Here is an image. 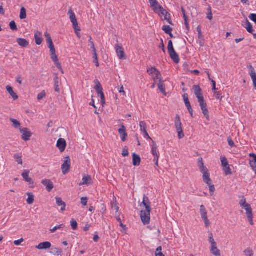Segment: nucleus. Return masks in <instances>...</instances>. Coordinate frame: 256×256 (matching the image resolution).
<instances>
[{"instance_id":"f257e3e1","label":"nucleus","mask_w":256,"mask_h":256,"mask_svg":"<svg viewBox=\"0 0 256 256\" xmlns=\"http://www.w3.org/2000/svg\"><path fill=\"white\" fill-rule=\"evenodd\" d=\"M147 72L149 75L152 77L154 82H156L157 80L161 82L162 75L160 72L156 68H148Z\"/></svg>"},{"instance_id":"f03ea898","label":"nucleus","mask_w":256,"mask_h":256,"mask_svg":"<svg viewBox=\"0 0 256 256\" xmlns=\"http://www.w3.org/2000/svg\"><path fill=\"white\" fill-rule=\"evenodd\" d=\"M242 208H244L246 210V214L248 219V220L251 225L254 224L253 222V214L252 212V209L250 205L248 204H246L242 206Z\"/></svg>"},{"instance_id":"7ed1b4c3","label":"nucleus","mask_w":256,"mask_h":256,"mask_svg":"<svg viewBox=\"0 0 256 256\" xmlns=\"http://www.w3.org/2000/svg\"><path fill=\"white\" fill-rule=\"evenodd\" d=\"M150 210H142L140 214L142 222L144 224H148L150 222Z\"/></svg>"},{"instance_id":"20e7f679","label":"nucleus","mask_w":256,"mask_h":256,"mask_svg":"<svg viewBox=\"0 0 256 256\" xmlns=\"http://www.w3.org/2000/svg\"><path fill=\"white\" fill-rule=\"evenodd\" d=\"M68 14L70 16V20L72 24L73 28L74 29L75 31H80V29L78 25V22L76 18V15L73 11L70 9L68 12Z\"/></svg>"},{"instance_id":"39448f33","label":"nucleus","mask_w":256,"mask_h":256,"mask_svg":"<svg viewBox=\"0 0 256 256\" xmlns=\"http://www.w3.org/2000/svg\"><path fill=\"white\" fill-rule=\"evenodd\" d=\"M198 102L199 103V105L201 108V110L202 111V113L205 116V117L206 118V119L208 120L209 118V114H208V111L207 108V104L206 102V101L204 100V98L200 100H198Z\"/></svg>"},{"instance_id":"423d86ee","label":"nucleus","mask_w":256,"mask_h":256,"mask_svg":"<svg viewBox=\"0 0 256 256\" xmlns=\"http://www.w3.org/2000/svg\"><path fill=\"white\" fill-rule=\"evenodd\" d=\"M156 13L158 14V15L161 17L162 16H164V19L163 20H166L170 24H172V23L170 19V14L166 10H164L162 6L160 10H158V12Z\"/></svg>"},{"instance_id":"0eeeda50","label":"nucleus","mask_w":256,"mask_h":256,"mask_svg":"<svg viewBox=\"0 0 256 256\" xmlns=\"http://www.w3.org/2000/svg\"><path fill=\"white\" fill-rule=\"evenodd\" d=\"M115 49L119 59L122 60L126 58V56L124 52V49L122 46L119 44H116L115 46Z\"/></svg>"},{"instance_id":"6e6552de","label":"nucleus","mask_w":256,"mask_h":256,"mask_svg":"<svg viewBox=\"0 0 256 256\" xmlns=\"http://www.w3.org/2000/svg\"><path fill=\"white\" fill-rule=\"evenodd\" d=\"M20 132L22 134V139L25 141L30 140L32 136V133L26 128H20Z\"/></svg>"},{"instance_id":"1a4fd4ad","label":"nucleus","mask_w":256,"mask_h":256,"mask_svg":"<svg viewBox=\"0 0 256 256\" xmlns=\"http://www.w3.org/2000/svg\"><path fill=\"white\" fill-rule=\"evenodd\" d=\"M70 160L69 157L66 158V160L64 162L62 166V173L65 174L70 170Z\"/></svg>"},{"instance_id":"9d476101","label":"nucleus","mask_w":256,"mask_h":256,"mask_svg":"<svg viewBox=\"0 0 256 256\" xmlns=\"http://www.w3.org/2000/svg\"><path fill=\"white\" fill-rule=\"evenodd\" d=\"M193 90H194V94L198 100L204 98L202 93V90L199 86H194Z\"/></svg>"},{"instance_id":"9b49d317","label":"nucleus","mask_w":256,"mask_h":256,"mask_svg":"<svg viewBox=\"0 0 256 256\" xmlns=\"http://www.w3.org/2000/svg\"><path fill=\"white\" fill-rule=\"evenodd\" d=\"M158 146L156 142L152 140V144L151 146V154L154 156V158H159L160 154L158 150Z\"/></svg>"},{"instance_id":"f8f14e48","label":"nucleus","mask_w":256,"mask_h":256,"mask_svg":"<svg viewBox=\"0 0 256 256\" xmlns=\"http://www.w3.org/2000/svg\"><path fill=\"white\" fill-rule=\"evenodd\" d=\"M121 140L122 142H125L128 137V134L126 132V128L124 125H121L118 130Z\"/></svg>"},{"instance_id":"ddd939ff","label":"nucleus","mask_w":256,"mask_h":256,"mask_svg":"<svg viewBox=\"0 0 256 256\" xmlns=\"http://www.w3.org/2000/svg\"><path fill=\"white\" fill-rule=\"evenodd\" d=\"M248 68L249 74L252 78L254 86L256 90V72L254 68L252 66H250Z\"/></svg>"},{"instance_id":"4468645a","label":"nucleus","mask_w":256,"mask_h":256,"mask_svg":"<svg viewBox=\"0 0 256 256\" xmlns=\"http://www.w3.org/2000/svg\"><path fill=\"white\" fill-rule=\"evenodd\" d=\"M93 183L92 177L90 176L84 174L82 180V182L80 184V186L82 185H90Z\"/></svg>"},{"instance_id":"2eb2a0df","label":"nucleus","mask_w":256,"mask_h":256,"mask_svg":"<svg viewBox=\"0 0 256 256\" xmlns=\"http://www.w3.org/2000/svg\"><path fill=\"white\" fill-rule=\"evenodd\" d=\"M66 141L64 138H60L58 140L56 144V146L59 148L60 152H63L66 147Z\"/></svg>"},{"instance_id":"dca6fc26","label":"nucleus","mask_w":256,"mask_h":256,"mask_svg":"<svg viewBox=\"0 0 256 256\" xmlns=\"http://www.w3.org/2000/svg\"><path fill=\"white\" fill-rule=\"evenodd\" d=\"M150 202L148 199V198L146 196L144 195L143 198V200L140 204V206H144L145 208L144 210H150Z\"/></svg>"},{"instance_id":"f3484780","label":"nucleus","mask_w":256,"mask_h":256,"mask_svg":"<svg viewBox=\"0 0 256 256\" xmlns=\"http://www.w3.org/2000/svg\"><path fill=\"white\" fill-rule=\"evenodd\" d=\"M42 183L46 186L47 190L50 192L54 188L53 183L50 180L45 179L42 180Z\"/></svg>"},{"instance_id":"a211bd4d","label":"nucleus","mask_w":256,"mask_h":256,"mask_svg":"<svg viewBox=\"0 0 256 256\" xmlns=\"http://www.w3.org/2000/svg\"><path fill=\"white\" fill-rule=\"evenodd\" d=\"M202 174L203 180L204 182L206 184H210L211 182H212L211 179L210 178V174L208 172V170L203 171L201 172Z\"/></svg>"},{"instance_id":"6ab92c4d","label":"nucleus","mask_w":256,"mask_h":256,"mask_svg":"<svg viewBox=\"0 0 256 256\" xmlns=\"http://www.w3.org/2000/svg\"><path fill=\"white\" fill-rule=\"evenodd\" d=\"M170 56L172 60L176 64H178L180 62V58L178 55L176 54L174 50L170 51H168Z\"/></svg>"},{"instance_id":"aec40b11","label":"nucleus","mask_w":256,"mask_h":256,"mask_svg":"<svg viewBox=\"0 0 256 256\" xmlns=\"http://www.w3.org/2000/svg\"><path fill=\"white\" fill-rule=\"evenodd\" d=\"M52 246L50 242H46L39 244L38 245L36 246V248L38 250H46L50 248Z\"/></svg>"},{"instance_id":"412c9836","label":"nucleus","mask_w":256,"mask_h":256,"mask_svg":"<svg viewBox=\"0 0 256 256\" xmlns=\"http://www.w3.org/2000/svg\"><path fill=\"white\" fill-rule=\"evenodd\" d=\"M174 124L176 131L182 130L180 118L178 114H176V116Z\"/></svg>"},{"instance_id":"4be33fe9","label":"nucleus","mask_w":256,"mask_h":256,"mask_svg":"<svg viewBox=\"0 0 256 256\" xmlns=\"http://www.w3.org/2000/svg\"><path fill=\"white\" fill-rule=\"evenodd\" d=\"M29 173L30 172L28 170H24L22 176L26 182H28L30 184H33V180L32 178L29 177Z\"/></svg>"},{"instance_id":"5701e85b","label":"nucleus","mask_w":256,"mask_h":256,"mask_svg":"<svg viewBox=\"0 0 256 256\" xmlns=\"http://www.w3.org/2000/svg\"><path fill=\"white\" fill-rule=\"evenodd\" d=\"M242 26L245 28H246L248 32L251 34L252 33L254 30L252 29V25L246 18L245 22H242Z\"/></svg>"},{"instance_id":"b1692460","label":"nucleus","mask_w":256,"mask_h":256,"mask_svg":"<svg viewBox=\"0 0 256 256\" xmlns=\"http://www.w3.org/2000/svg\"><path fill=\"white\" fill-rule=\"evenodd\" d=\"M210 252L214 256H220V252L217 247V244L210 246Z\"/></svg>"},{"instance_id":"393cba45","label":"nucleus","mask_w":256,"mask_h":256,"mask_svg":"<svg viewBox=\"0 0 256 256\" xmlns=\"http://www.w3.org/2000/svg\"><path fill=\"white\" fill-rule=\"evenodd\" d=\"M141 162V158L140 156L134 153L132 154V164L134 166H138L140 165V163Z\"/></svg>"},{"instance_id":"a878e982","label":"nucleus","mask_w":256,"mask_h":256,"mask_svg":"<svg viewBox=\"0 0 256 256\" xmlns=\"http://www.w3.org/2000/svg\"><path fill=\"white\" fill-rule=\"evenodd\" d=\"M56 203L58 206H61L60 210L62 212H64L66 210V203L62 201V198H56Z\"/></svg>"},{"instance_id":"bb28decb","label":"nucleus","mask_w":256,"mask_h":256,"mask_svg":"<svg viewBox=\"0 0 256 256\" xmlns=\"http://www.w3.org/2000/svg\"><path fill=\"white\" fill-rule=\"evenodd\" d=\"M36 43L38 45H40L42 42V34L39 32H36L34 34Z\"/></svg>"},{"instance_id":"cd10ccee","label":"nucleus","mask_w":256,"mask_h":256,"mask_svg":"<svg viewBox=\"0 0 256 256\" xmlns=\"http://www.w3.org/2000/svg\"><path fill=\"white\" fill-rule=\"evenodd\" d=\"M16 41L19 46L22 48H26L29 44L28 42L24 38H19Z\"/></svg>"},{"instance_id":"c85d7f7f","label":"nucleus","mask_w":256,"mask_h":256,"mask_svg":"<svg viewBox=\"0 0 256 256\" xmlns=\"http://www.w3.org/2000/svg\"><path fill=\"white\" fill-rule=\"evenodd\" d=\"M6 88L7 91L12 96L14 100H16L18 98V95L14 92L12 88L10 86H8L6 87Z\"/></svg>"},{"instance_id":"c756f323","label":"nucleus","mask_w":256,"mask_h":256,"mask_svg":"<svg viewBox=\"0 0 256 256\" xmlns=\"http://www.w3.org/2000/svg\"><path fill=\"white\" fill-rule=\"evenodd\" d=\"M10 120L12 123V126L13 128H19L20 130V128H20V123L17 120L10 118Z\"/></svg>"},{"instance_id":"7c9ffc66","label":"nucleus","mask_w":256,"mask_h":256,"mask_svg":"<svg viewBox=\"0 0 256 256\" xmlns=\"http://www.w3.org/2000/svg\"><path fill=\"white\" fill-rule=\"evenodd\" d=\"M54 80V90L56 92L60 93V88L59 86H60V80L58 76L55 77Z\"/></svg>"},{"instance_id":"2f4dec72","label":"nucleus","mask_w":256,"mask_h":256,"mask_svg":"<svg viewBox=\"0 0 256 256\" xmlns=\"http://www.w3.org/2000/svg\"><path fill=\"white\" fill-rule=\"evenodd\" d=\"M198 166L201 172L208 170V168L204 166L202 158H198Z\"/></svg>"},{"instance_id":"473e14b6","label":"nucleus","mask_w":256,"mask_h":256,"mask_svg":"<svg viewBox=\"0 0 256 256\" xmlns=\"http://www.w3.org/2000/svg\"><path fill=\"white\" fill-rule=\"evenodd\" d=\"M200 214L202 218H204L208 217L207 211L206 210V208L204 207V205H202L200 206Z\"/></svg>"},{"instance_id":"72a5a7b5","label":"nucleus","mask_w":256,"mask_h":256,"mask_svg":"<svg viewBox=\"0 0 256 256\" xmlns=\"http://www.w3.org/2000/svg\"><path fill=\"white\" fill-rule=\"evenodd\" d=\"M158 89L160 90L164 94H166V91H165V84L164 82H162L161 80V82H160L159 84H158Z\"/></svg>"},{"instance_id":"f704fd0d","label":"nucleus","mask_w":256,"mask_h":256,"mask_svg":"<svg viewBox=\"0 0 256 256\" xmlns=\"http://www.w3.org/2000/svg\"><path fill=\"white\" fill-rule=\"evenodd\" d=\"M51 252L55 256H60L62 252V250L59 248H52Z\"/></svg>"},{"instance_id":"c9c22d12","label":"nucleus","mask_w":256,"mask_h":256,"mask_svg":"<svg viewBox=\"0 0 256 256\" xmlns=\"http://www.w3.org/2000/svg\"><path fill=\"white\" fill-rule=\"evenodd\" d=\"M95 83L96 84V86H95V90H96L97 93L101 92L102 91V88L100 84L98 82V80H94Z\"/></svg>"},{"instance_id":"e433bc0d","label":"nucleus","mask_w":256,"mask_h":256,"mask_svg":"<svg viewBox=\"0 0 256 256\" xmlns=\"http://www.w3.org/2000/svg\"><path fill=\"white\" fill-rule=\"evenodd\" d=\"M27 194L28 197L26 200V202L28 204H30L34 202V196L32 193L30 192L27 193Z\"/></svg>"},{"instance_id":"4c0bfd02","label":"nucleus","mask_w":256,"mask_h":256,"mask_svg":"<svg viewBox=\"0 0 256 256\" xmlns=\"http://www.w3.org/2000/svg\"><path fill=\"white\" fill-rule=\"evenodd\" d=\"M140 130L141 132H144L146 131V123L144 122H140Z\"/></svg>"},{"instance_id":"58836bf2","label":"nucleus","mask_w":256,"mask_h":256,"mask_svg":"<svg viewBox=\"0 0 256 256\" xmlns=\"http://www.w3.org/2000/svg\"><path fill=\"white\" fill-rule=\"evenodd\" d=\"M208 234V241L210 242L211 246L216 244V242H215L212 234L211 232H209Z\"/></svg>"},{"instance_id":"ea45409f","label":"nucleus","mask_w":256,"mask_h":256,"mask_svg":"<svg viewBox=\"0 0 256 256\" xmlns=\"http://www.w3.org/2000/svg\"><path fill=\"white\" fill-rule=\"evenodd\" d=\"M14 159L16 160V162L20 164H22V156H20L19 154H14Z\"/></svg>"},{"instance_id":"a19ab883","label":"nucleus","mask_w":256,"mask_h":256,"mask_svg":"<svg viewBox=\"0 0 256 256\" xmlns=\"http://www.w3.org/2000/svg\"><path fill=\"white\" fill-rule=\"evenodd\" d=\"M20 19H24L26 18V10L24 8L22 7L20 9Z\"/></svg>"},{"instance_id":"79ce46f5","label":"nucleus","mask_w":256,"mask_h":256,"mask_svg":"<svg viewBox=\"0 0 256 256\" xmlns=\"http://www.w3.org/2000/svg\"><path fill=\"white\" fill-rule=\"evenodd\" d=\"M98 94L100 96V102L102 106H104V105L106 104L105 102V98H104V94L103 92H101L98 93Z\"/></svg>"},{"instance_id":"37998d69","label":"nucleus","mask_w":256,"mask_h":256,"mask_svg":"<svg viewBox=\"0 0 256 256\" xmlns=\"http://www.w3.org/2000/svg\"><path fill=\"white\" fill-rule=\"evenodd\" d=\"M162 30L167 34H170L172 32V28L169 26H164L162 28Z\"/></svg>"},{"instance_id":"c03bdc74","label":"nucleus","mask_w":256,"mask_h":256,"mask_svg":"<svg viewBox=\"0 0 256 256\" xmlns=\"http://www.w3.org/2000/svg\"><path fill=\"white\" fill-rule=\"evenodd\" d=\"M244 252L246 256H254V252L250 248H247L244 250Z\"/></svg>"},{"instance_id":"a18cd8bd","label":"nucleus","mask_w":256,"mask_h":256,"mask_svg":"<svg viewBox=\"0 0 256 256\" xmlns=\"http://www.w3.org/2000/svg\"><path fill=\"white\" fill-rule=\"evenodd\" d=\"M44 35H45V36L48 45L53 44V42H52V40L50 37V34L48 32H46L44 34Z\"/></svg>"},{"instance_id":"49530a36","label":"nucleus","mask_w":256,"mask_h":256,"mask_svg":"<svg viewBox=\"0 0 256 256\" xmlns=\"http://www.w3.org/2000/svg\"><path fill=\"white\" fill-rule=\"evenodd\" d=\"M162 246H158L156 251L155 255L156 256H164V255L162 253Z\"/></svg>"},{"instance_id":"de8ad7c7","label":"nucleus","mask_w":256,"mask_h":256,"mask_svg":"<svg viewBox=\"0 0 256 256\" xmlns=\"http://www.w3.org/2000/svg\"><path fill=\"white\" fill-rule=\"evenodd\" d=\"M224 172L226 176H228L232 174L231 169L229 165L224 167Z\"/></svg>"},{"instance_id":"09e8293b","label":"nucleus","mask_w":256,"mask_h":256,"mask_svg":"<svg viewBox=\"0 0 256 256\" xmlns=\"http://www.w3.org/2000/svg\"><path fill=\"white\" fill-rule=\"evenodd\" d=\"M64 226L62 224L58 226H54L53 228L50 230L51 233L54 232L56 230L63 228H64Z\"/></svg>"},{"instance_id":"8fccbe9b","label":"nucleus","mask_w":256,"mask_h":256,"mask_svg":"<svg viewBox=\"0 0 256 256\" xmlns=\"http://www.w3.org/2000/svg\"><path fill=\"white\" fill-rule=\"evenodd\" d=\"M10 26L12 30H17L18 28L14 21L12 20L10 23Z\"/></svg>"},{"instance_id":"3c124183","label":"nucleus","mask_w":256,"mask_h":256,"mask_svg":"<svg viewBox=\"0 0 256 256\" xmlns=\"http://www.w3.org/2000/svg\"><path fill=\"white\" fill-rule=\"evenodd\" d=\"M46 96V93L44 90L42 91L41 92L38 94V100H40Z\"/></svg>"},{"instance_id":"603ef678","label":"nucleus","mask_w":256,"mask_h":256,"mask_svg":"<svg viewBox=\"0 0 256 256\" xmlns=\"http://www.w3.org/2000/svg\"><path fill=\"white\" fill-rule=\"evenodd\" d=\"M223 167L228 166V164L226 158L225 157H221L220 158Z\"/></svg>"},{"instance_id":"864d4df0","label":"nucleus","mask_w":256,"mask_h":256,"mask_svg":"<svg viewBox=\"0 0 256 256\" xmlns=\"http://www.w3.org/2000/svg\"><path fill=\"white\" fill-rule=\"evenodd\" d=\"M70 224L73 230H75L78 228V223L74 219H72L70 221Z\"/></svg>"},{"instance_id":"5fc2aeb1","label":"nucleus","mask_w":256,"mask_h":256,"mask_svg":"<svg viewBox=\"0 0 256 256\" xmlns=\"http://www.w3.org/2000/svg\"><path fill=\"white\" fill-rule=\"evenodd\" d=\"M154 10V11L156 13L158 12V10H160L162 6H160L158 2L157 4H154V6H151Z\"/></svg>"},{"instance_id":"6e6d98bb","label":"nucleus","mask_w":256,"mask_h":256,"mask_svg":"<svg viewBox=\"0 0 256 256\" xmlns=\"http://www.w3.org/2000/svg\"><path fill=\"white\" fill-rule=\"evenodd\" d=\"M228 145L231 148L236 147V146L234 142L232 140V138L230 137L228 138Z\"/></svg>"},{"instance_id":"4d7b16f0","label":"nucleus","mask_w":256,"mask_h":256,"mask_svg":"<svg viewBox=\"0 0 256 256\" xmlns=\"http://www.w3.org/2000/svg\"><path fill=\"white\" fill-rule=\"evenodd\" d=\"M209 186V190L210 193V195L212 196L214 194V192L215 190V188L214 184H212V182L210 183V184H207Z\"/></svg>"},{"instance_id":"13d9d810","label":"nucleus","mask_w":256,"mask_h":256,"mask_svg":"<svg viewBox=\"0 0 256 256\" xmlns=\"http://www.w3.org/2000/svg\"><path fill=\"white\" fill-rule=\"evenodd\" d=\"M51 58L53 60V62L56 61V60H58V56L56 54V51L52 52H50Z\"/></svg>"},{"instance_id":"bf43d9fd","label":"nucleus","mask_w":256,"mask_h":256,"mask_svg":"<svg viewBox=\"0 0 256 256\" xmlns=\"http://www.w3.org/2000/svg\"><path fill=\"white\" fill-rule=\"evenodd\" d=\"M92 58H93V62H94V63L95 64L96 66L97 67L99 66V62H98V55H96L94 54V56H92Z\"/></svg>"},{"instance_id":"052dcab7","label":"nucleus","mask_w":256,"mask_h":256,"mask_svg":"<svg viewBox=\"0 0 256 256\" xmlns=\"http://www.w3.org/2000/svg\"><path fill=\"white\" fill-rule=\"evenodd\" d=\"M168 51H170L173 50H174L172 42L171 40L168 41Z\"/></svg>"},{"instance_id":"680f3d73","label":"nucleus","mask_w":256,"mask_h":256,"mask_svg":"<svg viewBox=\"0 0 256 256\" xmlns=\"http://www.w3.org/2000/svg\"><path fill=\"white\" fill-rule=\"evenodd\" d=\"M249 18L256 24V14H251L248 16Z\"/></svg>"},{"instance_id":"e2e57ef3","label":"nucleus","mask_w":256,"mask_h":256,"mask_svg":"<svg viewBox=\"0 0 256 256\" xmlns=\"http://www.w3.org/2000/svg\"><path fill=\"white\" fill-rule=\"evenodd\" d=\"M56 66L58 68V70L62 71V72L63 73V71L62 70V68L60 64V63L58 60H56V61L54 62Z\"/></svg>"},{"instance_id":"0e129e2a","label":"nucleus","mask_w":256,"mask_h":256,"mask_svg":"<svg viewBox=\"0 0 256 256\" xmlns=\"http://www.w3.org/2000/svg\"><path fill=\"white\" fill-rule=\"evenodd\" d=\"M88 203V198L86 197H82L81 198V204L83 206H86Z\"/></svg>"},{"instance_id":"69168bd1","label":"nucleus","mask_w":256,"mask_h":256,"mask_svg":"<svg viewBox=\"0 0 256 256\" xmlns=\"http://www.w3.org/2000/svg\"><path fill=\"white\" fill-rule=\"evenodd\" d=\"M112 208H114L116 210V212L118 211L119 208L117 206V204L116 203V202H113L112 203Z\"/></svg>"},{"instance_id":"338daca9","label":"nucleus","mask_w":256,"mask_h":256,"mask_svg":"<svg viewBox=\"0 0 256 256\" xmlns=\"http://www.w3.org/2000/svg\"><path fill=\"white\" fill-rule=\"evenodd\" d=\"M128 154H129V153H128V148H124L122 150V155L124 157H126V156H128Z\"/></svg>"},{"instance_id":"774afa93","label":"nucleus","mask_w":256,"mask_h":256,"mask_svg":"<svg viewBox=\"0 0 256 256\" xmlns=\"http://www.w3.org/2000/svg\"><path fill=\"white\" fill-rule=\"evenodd\" d=\"M202 219L204 220L206 226L208 227L210 225V222L208 217L202 218Z\"/></svg>"}]
</instances>
